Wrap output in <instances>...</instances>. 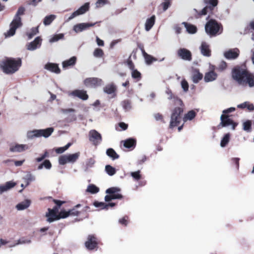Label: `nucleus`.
<instances>
[{"mask_svg":"<svg viewBox=\"0 0 254 254\" xmlns=\"http://www.w3.org/2000/svg\"><path fill=\"white\" fill-rule=\"evenodd\" d=\"M232 78L239 84L243 86H254V75L251 73L245 66L237 65L231 72Z\"/></svg>","mask_w":254,"mask_h":254,"instance_id":"f257e3e1","label":"nucleus"},{"mask_svg":"<svg viewBox=\"0 0 254 254\" xmlns=\"http://www.w3.org/2000/svg\"><path fill=\"white\" fill-rule=\"evenodd\" d=\"M22 65L20 58H6L0 63V67L3 72L7 74H13L17 71Z\"/></svg>","mask_w":254,"mask_h":254,"instance_id":"f03ea898","label":"nucleus"},{"mask_svg":"<svg viewBox=\"0 0 254 254\" xmlns=\"http://www.w3.org/2000/svg\"><path fill=\"white\" fill-rule=\"evenodd\" d=\"M180 106L175 107L172 111L171 121L169 125L170 128L177 127L182 121V116L184 112V105L181 99L178 100Z\"/></svg>","mask_w":254,"mask_h":254,"instance_id":"7ed1b4c3","label":"nucleus"},{"mask_svg":"<svg viewBox=\"0 0 254 254\" xmlns=\"http://www.w3.org/2000/svg\"><path fill=\"white\" fill-rule=\"evenodd\" d=\"M205 30L210 37H214L221 34L223 32V28L221 23L215 19H210L205 25Z\"/></svg>","mask_w":254,"mask_h":254,"instance_id":"20e7f679","label":"nucleus"},{"mask_svg":"<svg viewBox=\"0 0 254 254\" xmlns=\"http://www.w3.org/2000/svg\"><path fill=\"white\" fill-rule=\"evenodd\" d=\"M204 3L206 6L198 13L199 17L205 15L209 13L206 19H208L213 14L214 10L218 3V0H203Z\"/></svg>","mask_w":254,"mask_h":254,"instance_id":"39448f33","label":"nucleus"},{"mask_svg":"<svg viewBox=\"0 0 254 254\" xmlns=\"http://www.w3.org/2000/svg\"><path fill=\"white\" fill-rule=\"evenodd\" d=\"M101 244L100 240L95 234L89 235L84 244L86 248L89 251L97 250L99 246Z\"/></svg>","mask_w":254,"mask_h":254,"instance_id":"423d86ee","label":"nucleus"},{"mask_svg":"<svg viewBox=\"0 0 254 254\" xmlns=\"http://www.w3.org/2000/svg\"><path fill=\"white\" fill-rule=\"evenodd\" d=\"M54 128L49 127L45 129L34 130L28 132L27 136L29 138L34 137L44 136L45 137H49L53 132Z\"/></svg>","mask_w":254,"mask_h":254,"instance_id":"0eeeda50","label":"nucleus"},{"mask_svg":"<svg viewBox=\"0 0 254 254\" xmlns=\"http://www.w3.org/2000/svg\"><path fill=\"white\" fill-rule=\"evenodd\" d=\"M221 122L218 126L219 128L232 126V128L234 130L238 126V123L234 122L229 118L228 115L222 114L220 117Z\"/></svg>","mask_w":254,"mask_h":254,"instance_id":"6e6552de","label":"nucleus"},{"mask_svg":"<svg viewBox=\"0 0 254 254\" xmlns=\"http://www.w3.org/2000/svg\"><path fill=\"white\" fill-rule=\"evenodd\" d=\"M79 156V152L72 154L62 155L59 159V164L63 165L69 162L74 163L78 159Z\"/></svg>","mask_w":254,"mask_h":254,"instance_id":"1a4fd4ad","label":"nucleus"},{"mask_svg":"<svg viewBox=\"0 0 254 254\" xmlns=\"http://www.w3.org/2000/svg\"><path fill=\"white\" fill-rule=\"evenodd\" d=\"M22 25V23L21 22V18L14 17V19L10 24V29L7 31L6 36H12L14 35L16 29L21 26Z\"/></svg>","mask_w":254,"mask_h":254,"instance_id":"9d476101","label":"nucleus"},{"mask_svg":"<svg viewBox=\"0 0 254 254\" xmlns=\"http://www.w3.org/2000/svg\"><path fill=\"white\" fill-rule=\"evenodd\" d=\"M89 139L94 145L97 146L100 143L102 138L100 133L95 129H92L89 132Z\"/></svg>","mask_w":254,"mask_h":254,"instance_id":"9b49d317","label":"nucleus"},{"mask_svg":"<svg viewBox=\"0 0 254 254\" xmlns=\"http://www.w3.org/2000/svg\"><path fill=\"white\" fill-rule=\"evenodd\" d=\"M102 80L97 77L87 78L84 80V84L87 87H96L100 86Z\"/></svg>","mask_w":254,"mask_h":254,"instance_id":"f8f14e48","label":"nucleus"},{"mask_svg":"<svg viewBox=\"0 0 254 254\" xmlns=\"http://www.w3.org/2000/svg\"><path fill=\"white\" fill-rule=\"evenodd\" d=\"M178 56L185 61H191L192 54L190 51L186 48H180L177 51Z\"/></svg>","mask_w":254,"mask_h":254,"instance_id":"ddd939ff","label":"nucleus"},{"mask_svg":"<svg viewBox=\"0 0 254 254\" xmlns=\"http://www.w3.org/2000/svg\"><path fill=\"white\" fill-rule=\"evenodd\" d=\"M89 9V3L86 2L84 5L79 7L77 10L73 12L71 15L68 18L67 21H69L74 17L82 14L85 13Z\"/></svg>","mask_w":254,"mask_h":254,"instance_id":"4468645a","label":"nucleus"},{"mask_svg":"<svg viewBox=\"0 0 254 254\" xmlns=\"http://www.w3.org/2000/svg\"><path fill=\"white\" fill-rule=\"evenodd\" d=\"M240 51L237 48L230 49L224 54V57L228 60L235 59L239 56Z\"/></svg>","mask_w":254,"mask_h":254,"instance_id":"2eb2a0df","label":"nucleus"},{"mask_svg":"<svg viewBox=\"0 0 254 254\" xmlns=\"http://www.w3.org/2000/svg\"><path fill=\"white\" fill-rule=\"evenodd\" d=\"M42 39L40 37H36L34 40L27 45V49L30 51H33L39 48L41 45Z\"/></svg>","mask_w":254,"mask_h":254,"instance_id":"dca6fc26","label":"nucleus"},{"mask_svg":"<svg viewBox=\"0 0 254 254\" xmlns=\"http://www.w3.org/2000/svg\"><path fill=\"white\" fill-rule=\"evenodd\" d=\"M70 95L74 97H77L83 100H86L88 99L87 92L84 90H74L71 92Z\"/></svg>","mask_w":254,"mask_h":254,"instance_id":"f3484780","label":"nucleus"},{"mask_svg":"<svg viewBox=\"0 0 254 254\" xmlns=\"http://www.w3.org/2000/svg\"><path fill=\"white\" fill-rule=\"evenodd\" d=\"M103 90L106 93L112 95V98H114L117 96V87L113 83L106 85L104 87Z\"/></svg>","mask_w":254,"mask_h":254,"instance_id":"a211bd4d","label":"nucleus"},{"mask_svg":"<svg viewBox=\"0 0 254 254\" xmlns=\"http://www.w3.org/2000/svg\"><path fill=\"white\" fill-rule=\"evenodd\" d=\"M95 23H82L76 24L73 27V30L76 33L80 32L84 30L87 29L90 27H92Z\"/></svg>","mask_w":254,"mask_h":254,"instance_id":"6ab92c4d","label":"nucleus"},{"mask_svg":"<svg viewBox=\"0 0 254 254\" xmlns=\"http://www.w3.org/2000/svg\"><path fill=\"white\" fill-rule=\"evenodd\" d=\"M44 68L57 74H59L61 72V69L58 64L55 63H48L45 65Z\"/></svg>","mask_w":254,"mask_h":254,"instance_id":"aec40b11","label":"nucleus"},{"mask_svg":"<svg viewBox=\"0 0 254 254\" xmlns=\"http://www.w3.org/2000/svg\"><path fill=\"white\" fill-rule=\"evenodd\" d=\"M201 53L205 57H210L211 55V51L209 48V46L205 42L201 43L200 47Z\"/></svg>","mask_w":254,"mask_h":254,"instance_id":"412c9836","label":"nucleus"},{"mask_svg":"<svg viewBox=\"0 0 254 254\" xmlns=\"http://www.w3.org/2000/svg\"><path fill=\"white\" fill-rule=\"evenodd\" d=\"M122 142L124 143L123 145L125 147L130 150L134 149L136 144V139L132 138H128L124 141H123Z\"/></svg>","mask_w":254,"mask_h":254,"instance_id":"4be33fe9","label":"nucleus"},{"mask_svg":"<svg viewBox=\"0 0 254 254\" xmlns=\"http://www.w3.org/2000/svg\"><path fill=\"white\" fill-rule=\"evenodd\" d=\"M28 148L27 145L16 144L13 145H11L9 148V150L12 152H20L27 149Z\"/></svg>","mask_w":254,"mask_h":254,"instance_id":"5701e85b","label":"nucleus"},{"mask_svg":"<svg viewBox=\"0 0 254 254\" xmlns=\"http://www.w3.org/2000/svg\"><path fill=\"white\" fill-rule=\"evenodd\" d=\"M16 184L12 181L7 182L5 184L0 186V193L6 191L16 186Z\"/></svg>","mask_w":254,"mask_h":254,"instance_id":"b1692460","label":"nucleus"},{"mask_svg":"<svg viewBox=\"0 0 254 254\" xmlns=\"http://www.w3.org/2000/svg\"><path fill=\"white\" fill-rule=\"evenodd\" d=\"M156 17L154 15L147 18L145 23V29L146 31H149L155 24Z\"/></svg>","mask_w":254,"mask_h":254,"instance_id":"393cba45","label":"nucleus"},{"mask_svg":"<svg viewBox=\"0 0 254 254\" xmlns=\"http://www.w3.org/2000/svg\"><path fill=\"white\" fill-rule=\"evenodd\" d=\"M48 213L46 214V216L48 217L47 221L49 222H52L57 220L56 218L57 217L58 213L51 208L48 209Z\"/></svg>","mask_w":254,"mask_h":254,"instance_id":"a878e982","label":"nucleus"},{"mask_svg":"<svg viewBox=\"0 0 254 254\" xmlns=\"http://www.w3.org/2000/svg\"><path fill=\"white\" fill-rule=\"evenodd\" d=\"M217 74L213 70H211L205 73L204 80L206 82L212 81L216 79Z\"/></svg>","mask_w":254,"mask_h":254,"instance_id":"bb28decb","label":"nucleus"},{"mask_svg":"<svg viewBox=\"0 0 254 254\" xmlns=\"http://www.w3.org/2000/svg\"><path fill=\"white\" fill-rule=\"evenodd\" d=\"M237 107L240 109H247L249 111H253L254 110V105L249 102H245L242 104H239Z\"/></svg>","mask_w":254,"mask_h":254,"instance_id":"cd10ccee","label":"nucleus"},{"mask_svg":"<svg viewBox=\"0 0 254 254\" xmlns=\"http://www.w3.org/2000/svg\"><path fill=\"white\" fill-rule=\"evenodd\" d=\"M76 61V58L75 57H72L69 60L64 61L63 62V67L64 68H67L69 66L74 65Z\"/></svg>","mask_w":254,"mask_h":254,"instance_id":"c85d7f7f","label":"nucleus"},{"mask_svg":"<svg viewBox=\"0 0 254 254\" xmlns=\"http://www.w3.org/2000/svg\"><path fill=\"white\" fill-rule=\"evenodd\" d=\"M183 24L187 29V31L188 33L190 34H194L196 32L197 28L195 26L185 22H183Z\"/></svg>","mask_w":254,"mask_h":254,"instance_id":"c756f323","label":"nucleus"},{"mask_svg":"<svg viewBox=\"0 0 254 254\" xmlns=\"http://www.w3.org/2000/svg\"><path fill=\"white\" fill-rule=\"evenodd\" d=\"M30 203L31 201L30 200L26 199L25 201L18 203L16 205V208L18 210H23L28 207L30 205Z\"/></svg>","mask_w":254,"mask_h":254,"instance_id":"7c9ffc66","label":"nucleus"},{"mask_svg":"<svg viewBox=\"0 0 254 254\" xmlns=\"http://www.w3.org/2000/svg\"><path fill=\"white\" fill-rule=\"evenodd\" d=\"M196 115V113L194 111H190L186 114L185 115L183 118V121L184 122H186L188 120H192L195 117Z\"/></svg>","mask_w":254,"mask_h":254,"instance_id":"2f4dec72","label":"nucleus"},{"mask_svg":"<svg viewBox=\"0 0 254 254\" xmlns=\"http://www.w3.org/2000/svg\"><path fill=\"white\" fill-rule=\"evenodd\" d=\"M81 206V204H78L74 206L72 209L68 210L69 216H79L81 214L82 211H79L76 209Z\"/></svg>","mask_w":254,"mask_h":254,"instance_id":"473e14b6","label":"nucleus"},{"mask_svg":"<svg viewBox=\"0 0 254 254\" xmlns=\"http://www.w3.org/2000/svg\"><path fill=\"white\" fill-rule=\"evenodd\" d=\"M106 154L113 160H115L119 158V155L116 152V151L113 148L108 149L106 151Z\"/></svg>","mask_w":254,"mask_h":254,"instance_id":"72a5a7b5","label":"nucleus"},{"mask_svg":"<svg viewBox=\"0 0 254 254\" xmlns=\"http://www.w3.org/2000/svg\"><path fill=\"white\" fill-rule=\"evenodd\" d=\"M123 198V195L121 194H113V195H106L105 197V200L106 202H109L112 199H121Z\"/></svg>","mask_w":254,"mask_h":254,"instance_id":"f704fd0d","label":"nucleus"},{"mask_svg":"<svg viewBox=\"0 0 254 254\" xmlns=\"http://www.w3.org/2000/svg\"><path fill=\"white\" fill-rule=\"evenodd\" d=\"M230 133H228L225 134L221 140V142H220L221 146L222 147H225L229 143V142L230 141Z\"/></svg>","mask_w":254,"mask_h":254,"instance_id":"c9c22d12","label":"nucleus"},{"mask_svg":"<svg viewBox=\"0 0 254 254\" xmlns=\"http://www.w3.org/2000/svg\"><path fill=\"white\" fill-rule=\"evenodd\" d=\"M69 216V212L68 211H65L64 210H61L58 214L57 217L56 218L57 220H60L61 219H64L67 218Z\"/></svg>","mask_w":254,"mask_h":254,"instance_id":"e433bc0d","label":"nucleus"},{"mask_svg":"<svg viewBox=\"0 0 254 254\" xmlns=\"http://www.w3.org/2000/svg\"><path fill=\"white\" fill-rule=\"evenodd\" d=\"M203 77V75L198 71H196L192 75V80L195 83L198 82Z\"/></svg>","mask_w":254,"mask_h":254,"instance_id":"4c0bfd02","label":"nucleus"},{"mask_svg":"<svg viewBox=\"0 0 254 254\" xmlns=\"http://www.w3.org/2000/svg\"><path fill=\"white\" fill-rule=\"evenodd\" d=\"M55 18L56 16L55 15H50L47 16L44 19L43 23L45 25H50L55 19Z\"/></svg>","mask_w":254,"mask_h":254,"instance_id":"58836bf2","label":"nucleus"},{"mask_svg":"<svg viewBox=\"0 0 254 254\" xmlns=\"http://www.w3.org/2000/svg\"><path fill=\"white\" fill-rule=\"evenodd\" d=\"M104 55V51L100 48H96L93 52V56L96 58H103Z\"/></svg>","mask_w":254,"mask_h":254,"instance_id":"ea45409f","label":"nucleus"},{"mask_svg":"<svg viewBox=\"0 0 254 254\" xmlns=\"http://www.w3.org/2000/svg\"><path fill=\"white\" fill-rule=\"evenodd\" d=\"M145 56L144 57V59L145 60V62L147 64H151L153 62H156L157 61V59L152 56L145 54Z\"/></svg>","mask_w":254,"mask_h":254,"instance_id":"a19ab883","label":"nucleus"},{"mask_svg":"<svg viewBox=\"0 0 254 254\" xmlns=\"http://www.w3.org/2000/svg\"><path fill=\"white\" fill-rule=\"evenodd\" d=\"M131 76L133 78L136 79V81H139L141 78V74L136 69H133L131 70Z\"/></svg>","mask_w":254,"mask_h":254,"instance_id":"79ce46f5","label":"nucleus"},{"mask_svg":"<svg viewBox=\"0 0 254 254\" xmlns=\"http://www.w3.org/2000/svg\"><path fill=\"white\" fill-rule=\"evenodd\" d=\"M43 166H44V167L47 169H50L52 167V164L49 160H45L43 163L40 164L38 166V169H42Z\"/></svg>","mask_w":254,"mask_h":254,"instance_id":"37998d69","label":"nucleus"},{"mask_svg":"<svg viewBox=\"0 0 254 254\" xmlns=\"http://www.w3.org/2000/svg\"><path fill=\"white\" fill-rule=\"evenodd\" d=\"M105 171L110 176H113L115 174L116 170L115 168L110 165H107L105 167Z\"/></svg>","mask_w":254,"mask_h":254,"instance_id":"c03bdc74","label":"nucleus"},{"mask_svg":"<svg viewBox=\"0 0 254 254\" xmlns=\"http://www.w3.org/2000/svg\"><path fill=\"white\" fill-rule=\"evenodd\" d=\"M99 191V189L95 185L91 184L88 186L87 191L91 193H96Z\"/></svg>","mask_w":254,"mask_h":254,"instance_id":"a18cd8bd","label":"nucleus"},{"mask_svg":"<svg viewBox=\"0 0 254 254\" xmlns=\"http://www.w3.org/2000/svg\"><path fill=\"white\" fill-rule=\"evenodd\" d=\"M123 108L126 111H129L131 108V102L129 100H125L122 102Z\"/></svg>","mask_w":254,"mask_h":254,"instance_id":"49530a36","label":"nucleus"},{"mask_svg":"<svg viewBox=\"0 0 254 254\" xmlns=\"http://www.w3.org/2000/svg\"><path fill=\"white\" fill-rule=\"evenodd\" d=\"M252 121L247 120L245 122H244L243 124V129L247 131H251L252 129Z\"/></svg>","mask_w":254,"mask_h":254,"instance_id":"de8ad7c7","label":"nucleus"},{"mask_svg":"<svg viewBox=\"0 0 254 254\" xmlns=\"http://www.w3.org/2000/svg\"><path fill=\"white\" fill-rule=\"evenodd\" d=\"M71 145V143H68L64 147H59L56 149V152L58 154H61L67 150Z\"/></svg>","mask_w":254,"mask_h":254,"instance_id":"09e8293b","label":"nucleus"},{"mask_svg":"<svg viewBox=\"0 0 254 254\" xmlns=\"http://www.w3.org/2000/svg\"><path fill=\"white\" fill-rule=\"evenodd\" d=\"M39 26L33 27L31 29L30 32L27 33V36L29 39H31L34 35L39 33Z\"/></svg>","mask_w":254,"mask_h":254,"instance_id":"8fccbe9b","label":"nucleus"},{"mask_svg":"<svg viewBox=\"0 0 254 254\" xmlns=\"http://www.w3.org/2000/svg\"><path fill=\"white\" fill-rule=\"evenodd\" d=\"M120 191V189L116 187H112L107 189L106 192L109 194L113 195V194H117L116 192Z\"/></svg>","mask_w":254,"mask_h":254,"instance_id":"3c124183","label":"nucleus"},{"mask_svg":"<svg viewBox=\"0 0 254 254\" xmlns=\"http://www.w3.org/2000/svg\"><path fill=\"white\" fill-rule=\"evenodd\" d=\"M128 222V217L127 216H125L119 220V223L124 226H127V225Z\"/></svg>","mask_w":254,"mask_h":254,"instance_id":"603ef678","label":"nucleus"},{"mask_svg":"<svg viewBox=\"0 0 254 254\" xmlns=\"http://www.w3.org/2000/svg\"><path fill=\"white\" fill-rule=\"evenodd\" d=\"M93 205L96 207H101V209H106V203L103 202H98L95 201L93 203Z\"/></svg>","mask_w":254,"mask_h":254,"instance_id":"864d4df0","label":"nucleus"},{"mask_svg":"<svg viewBox=\"0 0 254 254\" xmlns=\"http://www.w3.org/2000/svg\"><path fill=\"white\" fill-rule=\"evenodd\" d=\"M25 11V9L23 6L19 7L14 17L21 18L20 16L23 15Z\"/></svg>","mask_w":254,"mask_h":254,"instance_id":"5fc2aeb1","label":"nucleus"},{"mask_svg":"<svg viewBox=\"0 0 254 254\" xmlns=\"http://www.w3.org/2000/svg\"><path fill=\"white\" fill-rule=\"evenodd\" d=\"M25 179L26 180L27 183L26 185L28 186L31 182L34 181L35 178V177L33 176L32 174H28L26 175Z\"/></svg>","mask_w":254,"mask_h":254,"instance_id":"6e6d98bb","label":"nucleus"},{"mask_svg":"<svg viewBox=\"0 0 254 254\" xmlns=\"http://www.w3.org/2000/svg\"><path fill=\"white\" fill-rule=\"evenodd\" d=\"M131 176L135 180H139L141 179V176L140 174V171H137L136 172H133L131 173Z\"/></svg>","mask_w":254,"mask_h":254,"instance_id":"4d7b16f0","label":"nucleus"},{"mask_svg":"<svg viewBox=\"0 0 254 254\" xmlns=\"http://www.w3.org/2000/svg\"><path fill=\"white\" fill-rule=\"evenodd\" d=\"M154 117L156 121H160L162 123H165L163 116L161 114L159 113H156L154 115Z\"/></svg>","mask_w":254,"mask_h":254,"instance_id":"13d9d810","label":"nucleus"},{"mask_svg":"<svg viewBox=\"0 0 254 254\" xmlns=\"http://www.w3.org/2000/svg\"><path fill=\"white\" fill-rule=\"evenodd\" d=\"M64 37V35L63 34H57L54 36L53 37L51 38L50 40V42H54L58 41L59 40L62 39Z\"/></svg>","mask_w":254,"mask_h":254,"instance_id":"bf43d9fd","label":"nucleus"},{"mask_svg":"<svg viewBox=\"0 0 254 254\" xmlns=\"http://www.w3.org/2000/svg\"><path fill=\"white\" fill-rule=\"evenodd\" d=\"M181 86L184 91L187 92L188 91L189 84L185 79H184L181 81Z\"/></svg>","mask_w":254,"mask_h":254,"instance_id":"052dcab7","label":"nucleus"},{"mask_svg":"<svg viewBox=\"0 0 254 254\" xmlns=\"http://www.w3.org/2000/svg\"><path fill=\"white\" fill-rule=\"evenodd\" d=\"M108 2V1L107 0H98L96 3V6L97 7H101Z\"/></svg>","mask_w":254,"mask_h":254,"instance_id":"680f3d73","label":"nucleus"},{"mask_svg":"<svg viewBox=\"0 0 254 254\" xmlns=\"http://www.w3.org/2000/svg\"><path fill=\"white\" fill-rule=\"evenodd\" d=\"M239 161L240 158H232L231 159L232 163L235 165L236 168L237 170H238L239 168Z\"/></svg>","mask_w":254,"mask_h":254,"instance_id":"e2e57ef3","label":"nucleus"},{"mask_svg":"<svg viewBox=\"0 0 254 254\" xmlns=\"http://www.w3.org/2000/svg\"><path fill=\"white\" fill-rule=\"evenodd\" d=\"M53 201L56 204V206L59 207V208L62 205L65 203L64 201H62L60 200L53 199Z\"/></svg>","mask_w":254,"mask_h":254,"instance_id":"0e129e2a","label":"nucleus"},{"mask_svg":"<svg viewBox=\"0 0 254 254\" xmlns=\"http://www.w3.org/2000/svg\"><path fill=\"white\" fill-rule=\"evenodd\" d=\"M227 67V64L224 61H222L219 65L218 69L220 70H223L225 69Z\"/></svg>","mask_w":254,"mask_h":254,"instance_id":"69168bd1","label":"nucleus"},{"mask_svg":"<svg viewBox=\"0 0 254 254\" xmlns=\"http://www.w3.org/2000/svg\"><path fill=\"white\" fill-rule=\"evenodd\" d=\"M127 64L128 65V67H129V68L131 70H132L133 69H134V64L132 62V61L131 60L130 57L128 58V59H127Z\"/></svg>","mask_w":254,"mask_h":254,"instance_id":"338daca9","label":"nucleus"},{"mask_svg":"<svg viewBox=\"0 0 254 254\" xmlns=\"http://www.w3.org/2000/svg\"><path fill=\"white\" fill-rule=\"evenodd\" d=\"M170 2L169 1H165L162 3L163 10H166L170 5Z\"/></svg>","mask_w":254,"mask_h":254,"instance_id":"774afa93","label":"nucleus"}]
</instances>
